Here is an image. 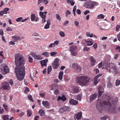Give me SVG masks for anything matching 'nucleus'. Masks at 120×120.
I'll return each mask as SVG.
<instances>
[{
  "label": "nucleus",
  "mask_w": 120,
  "mask_h": 120,
  "mask_svg": "<svg viewBox=\"0 0 120 120\" xmlns=\"http://www.w3.org/2000/svg\"><path fill=\"white\" fill-rule=\"evenodd\" d=\"M71 110L70 108L68 106H65L60 108L59 112L60 113H63L65 112H69Z\"/></svg>",
  "instance_id": "7"
},
{
  "label": "nucleus",
  "mask_w": 120,
  "mask_h": 120,
  "mask_svg": "<svg viewBox=\"0 0 120 120\" xmlns=\"http://www.w3.org/2000/svg\"><path fill=\"white\" fill-rule=\"evenodd\" d=\"M2 87L4 89H8L9 87L8 83L7 82H4L2 84Z\"/></svg>",
  "instance_id": "10"
},
{
  "label": "nucleus",
  "mask_w": 120,
  "mask_h": 120,
  "mask_svg": "<svg viewBox=\"0 0 120 120\" xmlns=\"http://www.w3.org/2000/svg\"><path fill=\"white\" fill-rule=\"evenodd\" d=\"M22 19V17H20L17 19L16 20V21L17 22H19Z\"/></svg>",
  "instance_id": "49"
},
{
  "label": "nucleus",
  "mask_w": 120,
  "mask_h": 120,
  "mask_svg": "<svg viewBox=\"0 0 120 120\" xmlns=\"http://www.w3.org/2000/svg\"><path fill=\"white\" fill-rule=\"evenodd\" d=\"M41 55L44 56H45L48 57L49 56V54L48 52H45L43 53Z\"/></svg>",
  "instance_id": "33"
},
{
  "label": "nucleus",
  "mask_w": 120,
  "mask_h": 120,
  "mask_svg": "<svg viewBox=\"0 0 120 120\" xmlns=\"http://www.w3.org/2000/svg\"><path fill=\"white\" fill-rule=\"evenodd\" d=\"M3 106L5 110L7 111L8 112L9 111V109L8 108V105L6 104L5 103H4L3 105Z\"/></svg>",
  "instance_id": "26"
},
{
  "label": "nucleus",
  "mask_w": 120,
  "mask_h": 120,
  "mask_svg": "<svg viewBox=\"0 0 120 120\" xmlns=\"http://www.w3.org/2000/svg\"><path fill=\"white\" fill-rule=\"evenodd\" d=\"M98 94L97 93H95L91 95L90 96L89 100L90 102H92L96 97L98 96Z\"/></svg>",
  "instance_id": "15"
},
{
  "label": "nucleus",
  "mask_w": 120,
  "mask_h": 120,
  "mask_svg": "<svg viewBox=\"0 0 120 120\" xmlns=\"http://www.w3.org/2000/svg\"><path fill=\"white\" fill-rule=\"evenodd\" d=\"M63 74V71H60V72L59 74V75L58 77V78L60 80H61L62 79Z\"/></svg>",
  "instance_id": "28"
},
{
  "label": "nucleus",
  "mask_w": 120,
  "mask_h": 120,
  "mask_svg": "<svg viewBox=\"0 0 120 120\" xmlns=\"http://www.w3.org/2000/svg\"><path fill=\"white\" fill-rule=\"evenodd\" d=\"M32 56L34 59L38 60L42 59V57L40 55H37L35 53L32 52L31 53Z\"/></svg>",
  "instance_id": "12"
},
{
  "label": "nucleus",
  "mask_w": 120,
  "mask_h": 120,
  "mask_svg": "<svg viewBox=\"0 0 120 120\" xmlns=\"http://www.w3.org/2000/svg\"><path fill=\"white\" fill-rule=\"evenodd\" d=\"M72 90L75 93H77L79 91V88L77 87H73Z\"/></svg>",
  "instance_id": "25"
},
{
  "label": "nucleus",
  "mask_w": 120,
  "mask_h": 120,
  "mask_svg": "<svg viewBox=\"0 0 120 120\" xmlns=\"http://www.w3.org/2000/svg\"><path fill=\"white\" fill-rule=\"evenodd\" d=\"M29 62L30 63H32L33 62V59L30 56L29 57Z\"/></svg>",
  "instance_id": "53"
},
{
  "label": "nucleus",
  "mask_w": 120,
  "mask_h": 120,
  "mask_svg": "<svg viewBox=\"0 0 120 120\" xmlns=\"http://www.w3.org/2000/svg\"><path fill=\"white\" fill-rule=\"evenodd\" d=\"M75 118L77 120L80 119L82 116V112H79L77 113L74 114Z\"/></svg>",
  "instance_id": "13"
},
{
  "label": "nucleus",
  "mask_w": 120,
  "mask_h": 120,
  "mask_svg": "<svg viewBox=\"0 0 120 120\" xmlns=\"http://www.w3.org/2000/svg\"><path fill=\"white\" fill-rule=\"evenodd\" d=\"M48 1L47 0H38V4L40 5L41 3L43 2L44 3L45 5L47 4L48 2Z\"/></svg>",
  "instance_id": "20"
},
{
  "label": "nucleus",
  "mask_w": 120,
  "mask_h": 120,
  "mask_svg": "<svg viewBox=\"0 0 120 120\" xmlns=\"http://www.w3.org/2000/svg\"><path fill=\"white\" fill-rule=\"evenodd\" d=\"M15 62L17 67L15 68V71L17 78L19 81H22L24 78L25 73L24 66L25 62L23 55L19 53L16 55Z\"/></svg>",
  "instance_id": "1"
},
{
  "label": "nucleus",
  "mask_w": 120,
  "mask_h": 120,
  "mask_svg": "<svg viewBox=\"0 0 120 120\" xmlns=\"http://www.w3.org/2000/svg\"><path fill=\"white\" fill-rule=\"evenodd\" d=\"M0 12V15H1L2 16L4 14H6V13H5V12H4V10L3 11H1Z\"/></svg>",
  "instance_id": "59"
},
{
  "label": "nucleus",
  "mask_w": 120,
  "mask_h": 120,
  "mask_svg": "<svg viewBox=\"0 0 120 120\" xmlns=\"http://www.w3.org/2000/svg\"><path fill=\"white\" fill-rule=\"evenodd\" d=\"M60 35L62 37H64L65 36L64 33L62 31H60Z\"/></svg>",
  "instance_id": "44"
},
{
  "label": "nucleus",
  "mask_w": 120,
  "mask_h": 120,
  "mask_svg": "<svg viewBox=\"0 0 120 120\" xmlns=\"http://www.w3.org/2000/svg\"><path fill=\"white\" fill-rule=\"evenodd\" d=\"M97 3L95 2L89 1L85 3V7L88 9H92L95 5L97 4Z\"/></svg>",
  "instance_id": "5"
},
{
  "label": "nucleus",
  "mask_w": 120,
  "mask_h": 120,
  "mask_svg": "<svg viewBox=\"0 0 120 120\" xmlns=\"http://www.w3.org/2000/svg\"><path fill=\"white\" fill-rule=\"evenodd\" d=\"M42 104L44 106L46 107L49 108V103L47 101H43Z\"/></svg>",
  "instance_id": "23"
},
{
  "label": "nucleus",
  "mask_w": 120,
  "mask_h": 120,
  "mask_svg": "<svg viewBox=\"0 0 120 120\" xmlns=\"http://www.w3.org/2000/svg\"><path fill=\"white\" fill-rule=\"evenodd\" d=\"M54 93L55 94L57 95L59 94V90H56L55 91Z\"/></svg>",
  "instance_id": "57"
},
{
  "label": "nucleus",
  "mask_w": 120,
  "mask_h": 120,
  "mask_svg": "<svg viewBox=\"0 0 120 120\" xmlns=\"http://www.w3.org/2000/svg\"><path fill=\"white\" fill-rule=\"evenodd\" d=\"M9 9L8 8H4V12H5V13H6V14L8 13V11H9Z\"/></svg>",
  "instance_id": "45"
},
{
  "label": "nucleus",
  "mask_w": 120,
  "mask_h": 120,
  "mask_svg": "<svg viewBox=\"0 0 120 120\" xmlns=\"http://www.w3.org/2000/svg\"><path fill=\"white\" fill-rule=\"evenodd\" d=\"M11 38L13 41L15 42L18 41L22 39L20 37L16 35L13 36H12Z\"/></svg>",
  "instance_id": "14"
},
{
  "label": "nucleus",
  "mask_w": 120,
  "mask_h": 120,
  "mask_svg": "<svg viewBox=\"0 0 120 120\" xmlns=\"http://www.w3.org/2000/svg\"><path fill=\"white\" fill-rule=\"evenodd\" d=\"M120 84V80L117 79L116 80L115 85L117 86L119 85Z\"/></svg>",
  "instance_id": "36"
},
{
  "label": "nucleus",
  "mask_w": 120,
  "mask_h": 120,
  "mask_svg": "<svg viewBox=\"0 0 120 120\" xmlns=\"http://www.w3.org/2000/svg\"><path fill=\"white\" fill-rule=\"evenodd\" d=\"M72 68L75 69L76 71L78 72L80 71L81 70V67L79 66L77 64L75 63L72 64Z\"/></svg>",
  "instance_id": "8"
},
{
  "label": "nucleus",
  "mask_w": 120,
  "mask_h": 120,
  "mask_svg": "<svg viewBox=\"0 0 120 120\" xmlns=\"http://www.w3.org/2000/svg\"><path fill=\"white\" fill-rule=\"evenodd\" d=\"M98 18L101 19H104V15L102 14L98 15Z\"/></svg>",
  "instance_id": "42"
},
{
  "label": "nucleus",
  "mask_w": 120,
  "mask_h": 120,
  "mask_svg": "<svg viewBox=\"0 0 120 120\" xmlns=\"http://www.w3.org/2000/svg\"><path fill=\"white\" fill-rule=\"evenodd\" d=\"M78 49L77 46L72 45L71 46L70 49V51L71 52V54L73 56H76L78 54L77 50Z\"/></svg>",
  "instance_id": "6"
},
{
  "label": "nucleus",
  "mask_w": 120,
  "mask_h": 120,
  "mask_svg": "<svg viewBox=\"0 0 120 120\" xmlns=\"http://www.w3.org/2000/svg\"><path fill=\"white\" fill-rule=\"evenodd\" d=\"M39 35L38 33H34L32 34V35L33 36H39Z\"/></svg>",
  "instance_id": "60"
},
{
  "label": "nucleus",
  "mask_w": 120,
  "mask_h": 120,
  "mask_svg": "<svg viewBox=\"0 0 120 120\" xmlns=\"http://www.w3.org/2000/svg\"><path fill=\"white\" fill-rule=\"evenodd\" d=\"M47 24L45 26L44 28L45 29H47L49 28V26L50 24V20L49 19L47 20Z\"/></svg>",
  "instance_id": "22"
},
{
  "label": "nucleus",
  "mask_w": 120,
  "mask_h": 120,
  "mask_svg": "<svg viewBox=\"0 0 120 120\" xmlns=\"http://www.w3.org/2000/svg\"><path fill=\"white\" fill-rule=\"evenodd\" d=\"M2 71L4 72L5 73H7L9 72L8 68L7 65L4 66L1 68Z\"/></svg>",
  "instance_id": "16"
},
{
  "label": "nucleus",
  "mask_w": 120,
  "mask_h": 120,
  "mask_svg": "<svg viewBox=\"0 0 120 120\" xmlns=\"http://www.w3.org/2000/svg\"><path fill=\"white\" fill-rule=\"evenodd\" d=\"M24 114V113L23 112H22L20 113H19L18 114V115L19 117H21Z\"/></svg>",
  "instance_id": "41"
},
{
  "label": "nucleus",
  "mask_w": 120,
  "mask_h": 120,
  "mask_svg": "<svg viewBox=\"0 0 120 120\" xmlns=\"http://www.w3.org/2000/svg\"><path fill=\"white\" fill-rule=\"evenodd\" d=\"M111 99L109 100L108 101H97L96 104V108L100 112L104 108L106 110L108 111L110 113H115L116 112V109L115 105L113 103L110 102Z\"/></svg>",
  "instance_id": "2"
},
{
  "label": "nucleus",
  "mask_w": 120,
  "mask_h": 120,
  "mask_svg": "<svg viewBox=\"0 0 120 120\" xmlns=\"http://www.w3.org/2000/svg\"><path fill=\"white\" fill-rule=\"evenodd\" d=\"M55 45L54 43H52L50 44L49 45V47L52 48V47H55Z\"/></svg>",
  "instance_id": "47"
},
{
  "label": "nucleus",
  "mask_w": 120,
  "mask_h": 120,
  "mask_svg": "<svg viewBox=\"0 0 120 120\" xmlns=\"http://www.w3.org/2000/svg\"><path fill=\"white\" fill-rule=\"evenodd\" d=\"M91 62V65L92 66H94L96 62V60L94 58L93 56H91L90 58Z\"/></svg>",
  "instance_id": "19"
},
{
  "label": "nucleus",
  "mask_w": 120,
  "mask_h": 120,
  "mask_svg": "<svg viewBox=\"0 0 120 120\" xmlns=\"http://www.w3.org/2000/svg\"><path fill=\"white\" fill-rule=\"evenodd\" d=\"M102 68L107 70V71L109 72H111V71L114 73L119 74L120 72L119 71L117 68H116L114 65H113V66L111 68L110 67V65L108 64L104 63L103 64Z\"/></svg>",
  "instance_id": "4"
},
{
  "label": "nucleus",
  "mask_w": 120,
  "mask_h": 120,
  "mask_svg": "<svg viewBox=\"0 0 120 120\" xmlns=\"http://www.w3.org/2000/svg\"><path fill=\"white\" fill-rule=\"evenodd\" d=\"M69 103L73 105H76L78 104V102L74 99L71 98L69 100Z\"/></svg>",
  "instance_id": "18"
},
{
  "label": "nucleus",
  "mask_w": 120,
  "mask_h": 120,
  "mask_svg": "<svg viewBox=\"0 0 120 120\" xmlns=\"http://www.w3.org/2000/svg\"><path fill=\"white\" fill-rule=\"evenodd\" d=\"M74 24L76 26H77L79 25V22L77 21H75L74 22Z\"/></svg>",
  "instance_id": "55"
},
{
  "label": "nucleus",
  "mask_w": 120,
  "mask_h": 120,
  "mask_svg": "<svg viewBox=\"0 0 120 120\" xmlns=\"http://www.w3.org/2000/svg\"><path fill=\"white\" fill-rule=\"evenodd\" d=\"M102 74H99L95 76L94 78V84L95 85L97 84L98 82V79L101 76Z\"/></svg>",
  "instance_id": "11"
},
{
  "label": "nucleus",
  "mask_w": 120,
  "mask_h": 120,
  "mask_svg": "<svg viewBox=\"0 0 120 120\" xmlns=\"http://www.w3.org/2000/svg\"><path fill=\"white\" fill-rule=\"evenodd\" d=\"M3 34L4 33L3 30L1 29H0V35L3 36Z\"/></svg>",
  "instance_id": "58"
},
{
  "label": "nucleus",
  "mask_w": 120,
  "mask_h": 120,
  "mask_svg": "<svg viewBox=\"0 0 120 120\" xmlns=\"http://www.w3.org/2000/svg\"><path fill=\"white\" fill-rule=\"evenodd\" d=\"M28 98L31 101L33 102L34 101L33 100V98L32 96L30 94H29L28 96Z\"/></svg>",
  "instance_id": "35"
},
{
  "label": "nucleus",
  "mask_w": 120,
  "mask_h": 120,
  "mask_svg": "<svg viewBox=\"0 0 120 120\" xmlns=\"http://www.w3.org/2000/svg\"><path fill=\"white\" fill-rule=\"evenodd\" d=\"M52 70V67L51 66H49L47 69V73L48 74H49L50 72Z\"/></svg>",
  "instance_id": "38"
},
{
  "label": "nucleus",
  "mask_w": 120,
  "mask_h": 120,
  "mask_svg": "<svg viewBox=\"0 0 120 120\" xmlns=\"http://www.w3.org/2000/svg\"><path fill=\"white\" fill-rule=\"evenodd\" d=\"M9 116L8 115H1L2 119L3 120H8L9 118Z\"/></svg>",
  "instance_id": "24"
},
{
  "label": "nucleus",
  "mask_w": 120,
  "mask_h": 120,
  "mask_svg": "<svg viewBox=\"0 0 120 120\" xmlns=\"http://www.w3.org/2000/svg\"><path fill=\"white\" fill-rule=\"evenodd\" d=\"M46 17V16L45 15L44 16V17H42V22H45L46 21V20L45 19V18Z\"/></svg>",
  "instance_id": "43"
},
{
  "label": "nucleus",
  "mask_w": 120,
  "mask_h": 120,
  "mask_svg": "<svg viewBox=\"0 0 120 120\" xmlns=\"http://www.w3.org/2000/svg\"><path fill=\"white\" fill-rule=\"evenodd\" d=\"M76 82L79 85L85 86L89 82L90 78L87 76H82L77 77Z\"/></svg>",
  "instance_id": "3"
},
{
  "label": "nucleus",
  "mask_w": 120,
  "mask_h": 120,
  "mask_svg": "<svg viewBox=\"0 0 120 120\" xmlns=\"http://www.w3.org/2000/svg\"><path fill=\"white\" fill-rule=\"evenodd\" d=\"M94 71L96 74H98L99 72V70L97 69H95L94 70Z\"/></svg>",
  "instance_id": "61"
},
{
  "label": "nucleus",
  "mask_w": 120,
  "mask_h": 120,
  "mask_svg": "<svg viewBox=\"0 0 120 120\" xmlns=\"http://www.w3.org/2000/svg\"><path fill=\"white\" fill-rule=\"evenodd\" d=\"M14 41H11L9 42V44L10 45H14L15 43Z\"/></svg>",
  "instance_id": "62"
},
{
  "label": "nucleus",
  "mask_w": 120,
  "mask_h": 120,
  "mask_svg": "<svg viewBox=\"0 0 120 120\" xmlns=\"http://www.w3.org/2000/svg\"><path fill=\"white\" fill-rule=\"evenodd\" d=\"M57 53L56 52H53L51 53L50 54L52 56H55L56 54Z\"/></svg>",
  "instance_id": "52"
},
{
  "label": "nucleus",
  "mask_w": 120,
  "mask_h": 120,
  "mask_svg": "<svg viewBox=\"0 0 120 120\" xmlns=\"http://www.w3.org/2000/svg\"><path fill=\"white\" fill-rule=\"evenodd\" d=\"M39 15L41 18L44 17V16L45 15L46 16L45 14H44V13L41 11L39 13Z\"/></svg>",
  "instance_id": "40"
},
{
  "label": "nucleus",
  "mask_w": 120,
  "mask_h": 120,
  "mask_svg": "<svg viewBox=\"0 0 120 120\" xmlns=\"http://www.w3.org/2000/svg\"><path fill=\"white\" fill-rule=\"evenodd\" d=\"M76 12L79 15L81 13V11L79 9H77L76 11Z\"/></svg>",
  "instance_id": "64"
},
{
  "label": "nucleus",
  "mask_w": 120,
  "mask_h": 120,
  "mask_svg": "<svg viewBox=\"0 0 120 120\" xmlns=\"http://www.w3.org/2000/svg\"><path fill=\"white\" fill-rule=\"evenodd\" d=\"M36 16L34 14L32 13L31 15V21H34L36 19Z\"/></svg>",
  "instance_id": "29"
},
{
  "label": "nucleus",
  "mask_w": 120,
  "mask_h": 120,
  "mask_svg": "<svg viewBox=\"0 0 120 120\" xmlns=\"http://www.w3.org/2000/svg\"><path fill=\"white\" fill-rule=\"evenodd\" d=\"M56 18L59 21H60L61 20V18L59 14H57L56 15Z\"/></svg>",
  "instance_id": "37"
},
{
  "label": "nucleus",
  "mask_w": 120,
  "mask_h": 120,
  "mask_svg": "<svg viewBox=\"0 0 120 120\" xmlns=\"http://www.w3.org/2000/svg\"><path fill=\"white\" fill-rule=\"evenodd\" d=\"M116 50L118 52H120V46H117L116 49Z\"/></svg>",
  "instance_id": "51"
},
{
  "label": "nucleus",
  "mask_w": 120,
  "mask_h": 120,
  "mask_svg": "<svg viewBox=\"0 0 120 120\" xmlns=\"http://www.w3.org/2000/svg\"><path fill=\"white\" fill-rule=\"evenodd\" d=\"M83 50L85 51L88 52L90 51V49L89 48L87 47H84Z\"/></svg>",
  "instance_id": "39"
},
{
  "label": "nucleus",
  "mask_w": 120,
  "mask_h": 120,
  "mask_svg": "<svg viewBox=\"0 0 120 120\" xmlns=\"http://www.w3.org/2000/svg\"><path fill=\"white\" fill-rule=\"evenodd\" d=\"M29 91L30 90L29 88L28 87H26V89L25 90L24 92L25 93L27 94H28V93H27V92H29Z\"/></svg>",
  "instance_id": "50"
},
{
  "label": "nucleus",
  "mask_w": 120,
  "mask_h": 120,
  "mask_svg": "<svg viewBox=\"0 0 120 120\" xmlns=\"http://www.w3.org/2000/svg\"><path fill=\"white\" fill-rule=\"evenodd\" d=\"M86 36L87 37H89L90 38L92 37L93 36V34H90L89 32H88L86 34Z\"/></svg>",
  "instance_id": "34"
},
{
  "label": "nucleus",
  "mask_w": 120,
  "mask_h": 120,
  "mask_svg": "<svg viewBox=\"0 0 120 120\" xmlns=\"http://www.w3.org/2000/svg\"><path fill=\"white\" fill-rule=\"evenodd\" d=\"M6 30H7V31H12V29L9 27H8L7 28Z\"/></svg>",
  "instance_id": "63"
},
{
  "label": "nucleus",
  "mask_w": 120,
  "mask_h": 120,
  "mask_svg": "<svg viewBox=\"0 0 120 120\" xmlns=\"http://www.w3.org/2000/svg\"><path fill=\"white\" fill-rule=\"evenodd\" d=\"M48 61V60L46 59L45 60H43L40 61L41 67L42 68H43L44 66H46V63Z\"/></svg>",
  "instance_id": "17"
},
{
  "label": "nucleus",
  "mask_w": 120,
  "mask_h": 120,
  "mask_svg": "<svg viewBox=\"0 0 120 120\" xmlns=\"http://www.w3.org/2000/svg\"><path fill=\"white\" fill-rule=\"evenodd\" d=\"M66 100V98L64 95H63L62 97V100L63 101H65Z\"/></svg>",
  "instance_id": "48"
},
{
  "label": "nucleus",
  "mask_w": 120,
  "mask_h": 120,
  "mask_svg": "<svg viewBox=\"0 0 120 120\" xmlns=\"http://www.w3.org/2000/svg\"><path fill=\"white\" fill-rule=\"evenodd\" d=\"M99 89L98 92V97L100 96L104 92L103 89H102L101 86H99Z\"/></svg>",
  "instance_id": "21"
},
{
  "label": "nucleus",
  "mask_w": 120,
  "mask_h": 120,
  "mask_svg": "<svg viewBox=\"0 0 120 120\" xmlns=\"http://www.w3.org/2000/svg\"><path fill=\"white\" fill-rule=\"evenodd\" d=\"M27 115L29 117L32 114V113L30 110V109H28L27 110Z\"/></svg>",
  "instance_id": "31"
},
{
  "label": "nucleus",
  "mask_w": 120,
  "mask_h": 120,
  "mask_svg": "<svg viewBox=\"0 0 120 120\" xmlns=\"http://www.w3.org/2000/svg\"><path fill=\"white\" fill-rule=\"evenodd\" d=\"M120 28V25H117L116 27V31H118L119 30V29Z\"/></svg>",
  "instance_id": "56"
},
{
  "label": "nucleus",
  "mask_w": 120,
  "mask_h": 120,
  "mask_svg": "<svg viewBox=\"0 0 120 120\" xmlns=\"http://www.w3.org/2000/svg\"><path fill=\"white\" fill-rule=\"evenodd\" d=\"M107 86L109 88H110L112 86V84L110 82H109L107 84Z\"/></svg>",
  "instance_id": "46"
},
{
  "label": "nucleus",
  "mask_w": 120,
  "mask_h": 120,
  "mask_svg": "<svg viewBox=\"0 0 120 120\" xmlns=\"http://www.w3.org/2000/svg\"><path fill=\"white\" fill-rule=\"evenodd\" d=\"M110 117L107 115H105L104 116L101 117L100 118L101 120H106V119L109 118Z\"/></svg>",
  "instance_id": "30"
},
{
  "label": "nucleus",
  "mask_w": 120,
  "mask_h": 120,
  "mask_svg": "<svg viewBox=\"0 0 120 120\" xmlns=\"http://www.w3.org/2000/svg\"><path fill=\"white\" fill-rule=\"evenodd\" d=\"M85 41H86V42H87V45L88 46H91L93 44V42L92 41H87L86 40H85Z\"/></svg>",
  "instance_id": "32"
},
{
  "label": "nucleus",
  "mask_w": 120,
  "mask_h": 120,
  "mask_svg": "<svg viewBox=\"0 0 120 120\" xmlns=\"http://www.w3.org/2000/svg\"><path fill=\"white\" fill-rule=\"evenodd\" d=\"M59 61V59L56 58L53 62L52 64V66L53 69H56L58 68L59 66L58 64Z\"/></svg>",
  "instance_id": "9"
},
{
  "label": "nucleus",
  "mask_w": 120,
  "mask_h": 120,
  "mask_svg": "<svg viewBox=\"0 0 120 120\" xmlns=\"http://www.w3.org/2000/svg\"><path fill=\"white\" fill-rule=\"evenodd\" d=\"M38 113L40 114V115L42 116H43L45 114L44 111L42 109L40 110L38 112Z\"/></svg>",
  "instance_id": "27"
},
{
  "label": "nucleus",
  "mask_w": 120,
  "mask_h": 120,
  "mask_svg": "<svg viewBox=\"0 0 120 120\" xmlns=\"http://www.w3.org/2000/svg\"><path fill=\"white\" fill-rule=\"evenodd\" d=\"M1 107L0 106V113L3 114L4 113V110L3 109H1Z\"/></svg>",
  "instance_id": "54"
}]
</instances>
